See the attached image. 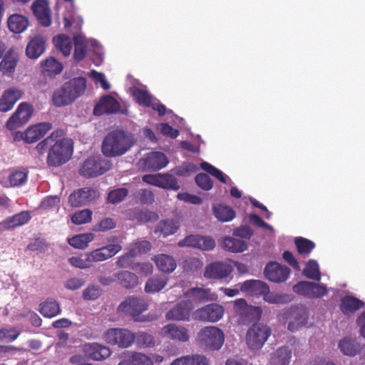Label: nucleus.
I'll return each instance as SVG.
<instances>
[{
    "instance_id": "nucleus-32",
    "label": "nucleus",
    "mask_w": 365,
    "mask_h": 365,
    "mask_svg": "<svg viewBox=\"0 0 365 365\" xmlns=\"http://www.w3.org/2000/svg\"><path fill=\"white\" fill-rule=\"evenodd\" d=\"M41 68L45 76L53 77L62 72L63 66L53 57H50L42 61Z\"/></svg>"
},
{
    "instance_id": "nucleus-8",
    "label": "nucleus",
    "mask_w": 365,
    "mask_h": 365,
    "mask_svg": "<svg viewBox=\"0 0 365 365\" xmlns=\"http://www.w3.org/2000/svg\"><path fill=\"white\" fill-rule=\"evenodd\" d=\"M225 314V308L217 303H211L197 309L193 313L195 320L205 322H217Z\"/></svg>"
},
{
    "instance_id": "nucleus-53",
    "label": "nucleus",
    "mask_w": 365,
    "mask_h": 365,
    "mask_svg": "<svg viewBox=\"0 0 365 365\" xmlns=\"http://www.w3.org/2000/svg\"><path fill=\"white\" fill-rule=\"evenodd\" d=\"M294 243L297 248V251L301 255L309 254L315 247V244L312 240L304 237H297Z\"/></svg>"
},
{
    "instance_id": "nucleus-17",
    "label": "nucleus",
    "mask_w": 365,
    "mask_h": 365,
    "mask_svg": "<svg viewBox=\"0 0 365 365\" xmlns=\"http://www.w3.org/2000/svg\"><path fill=\"white\" fill-rule=\"evenodd\" d=\"M82 351L86 356L94 361L104 360L111 354L110 348L96 342L84 344Z\"/></svg>"
},
{
    "instance_id": "nucleus-59",
    "label": "nucleus",
    "mask_w": 365,
    "mask_h": 365,
    "mask_svg": "<svg viewBox=\"0 0 365 365\" xmlns=\"http://www.w3.org/2000/svg\"><path fill=\"white\" fill-rule=\"evenodd\" d=\"M128 195V190L126 188H118L109 192L108 195V201L112 204L119 203L123 201Z\"/></svg>"
},
{
    "instance_id": "nucleus-28",
    "label": "nucleus",
    "mask_w": 365,
    "mask_h": 365,
    "mask_svg": "<svg viewBox=\"0 0 365 365\" xmlns=\"http://www.w3.org/2000/svg\"><path fill=\"white\" fill-rule=\"evenodd\" d=\"M30 219L31 216L29 212H21L11 217L6 218L3 222H1L0 223V230H9L24 225L26 224Z\"/></svg>"
},
{
    "instance_id": "nucleus-4",
    "label": "nucleus",
    "mask_w": 365,
    "mask_h": 365,
    "mask_svg": "<svg viewBox=\"0 0 365 365\" xmlns=\"http://www.w3.org/2000/svg\"><path fill=\"white\" fill-rule=\"evenodd\" d=\"M197 339L201 346L215 351L219 350L222 346L225 341V334L220 328L209 326L200 330Z\"/></svg>"
},
{
    "instance_id": "nucleus-41",
    "label": "nucleus",
    "mask_w": 365,
    "mask_h": 365,
    "mask_svg": "<svg viewBox=\"0 0 365 365\" xmlns=\"http://www.w3.org/2000/svg\"><path fill=\"white\" fill-rule=\"evenodd\" d=\"M131 91L132 96L137 103L147 108L152 105L154 98L148 91L137 87H133Z\"/></svg>"
},
{
    "instance_id": "nucleus-23",
    "label": "nucleus",
    "mask_w": 365,
    "mask_h": 365,
    "mask_svg": "<svg viewBox=\"0 0 365 365\" xmlns=\"http://www.w3.org/2000/svg\"><path fill=\"white\" fill-rule=\"evenodd\" d=\"M24 91L16 87H11L5 90L0 98V111L7 112L11 110L15 103L22 98Z\"/></svg>"
},
{
    "instance_id": "nucleus-21",
    "label": "nucleus",
    "mask_w": 365,
    "mask_h": 365,
    "mask_svg": "<svg viewBox=\"0 0 365 365\" xmlns=\"http://www.w3.org/2000/svg\"><path fill=\"white\" fill-rule=\"evenodd\" d=\"M31 9L41 26L47 27L51 25V11L46 0H36Z\"/></svg>"
},
{
    "instance_id": "nucleus-50",
    "label": "nucleus",
    "mask_w": 365,
    "mask_h": 365,
    "mask_svg": "<svg viewBox=\"0 0 365 365\" xmlns=\"http://www.w3.org/2000/svg\"><path fill=\"white\" fill-rule=\"evenodd\" d=\"M93 240V235L92 233L80 234L68 239V243L75 248L84 249L88 246V243Z\"/></svg>"
},
{
    "instance_id": "nucleus-27",
    "label": "nucleus",
    "mask_w": 365,
    "mask_h": 365,
    "mask_svg": "<svg viewBox=\"0 0 365 365\" xmlns=\"http://www.w3.org/2000/svg\"><path fill=\"white\" fill-rule=\"evenodd\" d=\"M162 330L165 335L168 336L173 340L185 342L189 339L187 329L182 326L169 324L165 326Z\"/></svg>"
},
{
    "instance_id": "nucleus-30",
    "label": "nucleus",
    "mask_w": 365,
    "mask_h": 365,
    "mask_svg": "<svg viewBox=\"0 0 365 365\" xmlns=\"http://www.w3.org/2000/svg\"><path fill=\"white\" fill-rule=\"evenodd\" d=\"M242 292L259 294L263 297L269 291V286L259 280L251 279L245 281L240 286Z\"/></svg>"
},
{
    "instance_id": "nucleus-6",
    "label": "nucleus",
    "mask_w": 365,
    "mask_h": 365,
    "mask_svg": "<svg viewBox=\"0 0 365 365\" xmlns=\"http://www.w3.org/2000/svg\"><path fill=\"white\" fill-rule=\"evenodd\" d=\"M103 340L108 344L121 349L129 348L135 342V333L125 328H110L103 335Z\"/></svg>"
},
{
    "instance_id": "nucleus-25",
    "label": "nucleus",
    "mask_w": 365,
    "mask_h": 365,
    "mask_svg": "<svg viewBox=\"0 0 365 365\" xmlns=\"http://www.w3.org/2000/svg\"><path fill=\"white\" fill-rule=\"evenodd\" d=\"M168 163L166 155L158 151L148 153L144 160L145 167L152 170H159L165 168Z\"/></svg>"
},
{
    "instance_id": "nucleus-2",
    "label": "nucleus",
    "mask_w": 365,
    "mask_h": 365,
    "mask_svg": "<svg viewBox=\"0 0 365 365\" xmlns=\"http://www.w3.org/2000/svg\"><path fill=\"white\" fill-rule=\"evenodd\" d=\"M86 89V79L83 77L73 78L65 82L54 91L51 101L56 107H64L72 104L81 97Z\"/></svg>"
},
{
    "instance_id": "nucleus-3",
    "label": "nucleus",
    "mask_w": 365,
    "mask_h": 365,
    "mask_svg": "<svg viewBox=\"0 0 365 365\" xmlns=\"http://www.w3.org/2000/svg\"><path fill=\"white\" fill-rule=\"evenodd\" d=\"M73 151V144L70 139L56 138L47 154L46 163L49 167H60L71 159Z\"/></svg>"
},
{
    "instance_id": "nucleus-55",
    "label": "nucleus",
    "mask_w": 365,
    "mask_h": 365,
    "mask_svg": "<svg viewBox=\"0 0 365 365\" xmlns=\"http://www.w3.org/2000/svg\"><path fill=\"white\" fill-rule=\"evenodd\" d=\"M197 170V166L191 163H184L173 169V172L176 175L182 177H188L195 173Z\"/></svg>"
},
{
    "instance_id": "nucleus-46",
    "label": "nucleus",
    "mask_w": 365,
    "mask_h": 365,
    "mask_svg": "<svg viewBox=\"0 0 365 365\" xmlns=\"http://www.w3.org/2000/svg\"><path fill=\"white\" fill-rule=\"evenodd\" d=\"M58 133H61L62 131H54L51 133L50 135L36 145L35 149L39 155H43L46 152L47 154L48 153L49 149H51L56 138L58 137Z\"/></svg>"
},
{
    "instance_id": "nucleus-45",
    "label": "nucleus",
    "mask_w": 365,
    "mask_h": 365,
    "mask_svg": "<svg viewBox=\"0 0 365 365\" xmlns=\"http://www.w3.org/2000/svg\"><path fill=\"white\" fill-rule=\"evenodd\" d=\"M74 52L73 57L77 61H82L86 56L87 46L83 36L76 35L73 37Z\"/></svg>"
},
{
    "instance_id": "nucleus-34",
    "label": "nucleus",
    "mask_w": 365,
    "mask_h": 365,
    "mask_svg": "<svg viewBox=\"0 0 365 365\" xmlns=\"http://www.w3.org/2000/svg\"><path fill=\"white\" fill-rule=\"evenodd\" d=\"M222 247L230 252L237 253L246 250L247 244L243 240L228 236L224 237Z\"/></svg>"
},
{
    "instance_id": "nucleus-54",
    "label": "nucleus",
    "mask_w": 365,
    "mask_h": 365,
    "mask_svg": "<svg viewBox=\"0 0 365 365\" xmlns=\"http://www.w3.org/2000/svg\"><path fill=\"white\" fill-rule=\"evenodd\" d=\"M92 214V211L89 209L82 210L73 214L71 220L75 225L86 224L91 221Z\"/></svg>"
},
{
    "instance_id": "nucleus-12",
    "label": "nucleus",
    "mask_w": 365,
    "mask_h": 365,
    "mask_svg": "<svg viewBox=\"0 0 365 365\" xmlns=\"http://www.w3.org/2000/svg\"><path fill=\"white\" fill-rule=\"evenodd\" d=\"M235 310L242 318V322H250L260 319L262 310L258 307L249 305L245 299H237L234 302Z\"/></svg>"
},
{
    "instance_id": "nucleus-61",
    "label": "nucleus",
    "mask_w": 365,
    "mask_h": 365,
    "mask_svg": "<svg viewBox=\"0 0 365 365\" xmlns=\"http://www.w3.org/2000/svg\"><path fill=\"white\" fill-rule=\"evenodd\" d=\"M196 184L205 190H210L213 187L210 177L206 173H199L195 178Z\"/></svg>"
},
{
    "instance_id": "nucleus-15",
    "label": "nucleus",
    "mask_w": 365,
    "mask_h": 365,
    "mask_svg": "<svg viewBox=\"0 0 365 365\" xmlns=\"http://www.w3.org/2000/svg\"><path fill=\"white\" fill-rule=\"evenodd\" d=\"M193 308L194 306L192 302L189 300L181 301L166 313L165 319L170 321H189Z\"/></svg>"
},
{
    "instance_id": "nucleus-57",
    "label": "nucleus",
    "mask_w": 365,
    "mask_h": 365,
    "mask_svg": "<svg viewBox=\"0 0 365 365\" xmlns=\"http://www.w3.org/2000/svg\"><path fill=\"white\" fill-rule=\"evenodd\" d=\"M69 263L80 269H87L92 266L88 253L80 256L71 257L68 259Z\"/></svg>"
},
{
    "instance_id": "nucleus-39",
    "label": "nucleus",
    "mask_w": 365,
    "mask_h": 365,
    "mask_svg": "<svg viewBox=\"0 0 365 365\" xmlns=\"http://www.w3.org/2000/svg\"><path fill=\"white\" fill-rule=\"evenodd\" d=\"M120 284L125 289H133L138 284V276L128 271H122L116 274Z\"/></svg>"
},
{
    "instance_id": "nucleus-29",
    "label": "nucleus",
    "mask_w": 365,
    "mask_h": 365,
    "mask_svg": "<svg viewBox=\"0 0 365 365\" xmlns=\"http://www.w3.org/2000/svg\"><path fill=\"white\" fill-rule=\"evenodd\" d=\"M7 25L11 32L21 34L29 26V20L27 17L24 15L14 14L8 18Z\"/></svg>"
},
{
    "instance_id": "nucleus-48",
    "label": "nucleus",
    "mask_w": 365,
    "mask_h": 365,
    "mask_svg": "<svg viewBox=\"0 0 365 365\" xmlns=\"http://www.w3.org/2000/svg\"><path fill=\"white\" fill-rule=\"evenodd\" d=\"M359 345L354 340L344 338L339 342V348L346 356H354L359 351Z\"/></svg>"
},
{
    "instance_id": "nucleus-63",
    "label": "nucleus",
    "mask_w": 365,
    "mask_h": 365,
    "mask_svg": "<svg viewBox=\"0 0 365 365\" xmlns=\"http://www.w3.org/2000/svg\"><path fill=\"white\" fill-rule=\"evenodd\" d=\"M135 257V253L129 249L128 252L118 258L116 265L119 268H127L131 265Z\"/></svg>"
},
{
    "instance_id": "nucleus-38",
    "label": "nucleus",
    "mask_w": 365,
    "mask_h": 365,
    "mask_svg": "<svg viewBox=\"0 0 365 365\" xmlns=\"http://www.w3.org/2000/svg\"><path fill=\"white\" fill-rule=\"evenodd\" d=\"M213 214L220 222H229L235 218V210L229 206L217 205L213 207Z\"/></svg>"
},
{
    "instance_id": "nucleus-43",
    "label": "nucleus",
    "mask_w": 365,
    "mask_h": 365,
    "mask_svg": "<svg viewBox=\"0 0 365 365\" xmlns=\"http://www.w3.org/2000/svg\"><path fill=\"white\" fill-rule=\"evenodd\" d=\"M292 357V350L288 346L279 348L272 357L273 365H288Z\"/></svg>"
},
{
    "instance_id": "nucleus-20",
    "label": "nucleus",
    "mask_w": 365,
    "mask_h": 365,
    "mask_svg": "<svg viewBox=\"0 0 365 365\" xmlns=\"http://www.w3.org/2000/svg\"><path fill=\"white\" fill-rule=\"evenodd\" d=\"M96 197V191L90 187H83L74 191L69 196L68 201L72 207H81L88 204Z\"/></svg>"
},
{
    "instance_id": "nucleus-19",
    "label": "nucleus",
    "mask_w": 365,
    "mask_h": 365,
    "mask_svg": "<svg viewBox=\"0 0 365 365\" xmlns=\"http://www.w3.org/2000/svg\"><path fill=\"white\" fill-rule=\"evenodd\" d=\"M121 249L122 247L119 244H110L88 252V255L93 264L94 262H102L113 257Z\"/></svg>"
},
{
    "instance_id": "nucleus-58",
    "label": "nucleus",
    "mask_w": 365,
    "mask_h": 365,
    "mask_svg": "<svg viewBox=\"0 0 365 365\" xmlns=\"http://www.w3.org/2000/svg\"><path fill=\"white\" fill-rule=\"evenodd\" d=\"M201 168L206 171L207 173L210 174L213 177L216 178L222 183H226L227 177L219 169L210 164L207 162H202L200 163Z\"/></svg>"
},
{
    "instance_id": "nucleus-33",
    "label": "nucleus",
    "mask_w": 365,
    "mask_h": 365,
    "mask_svg": "<svg viewBox=\"0 0 365 365\" xmlns=\"http://www.w3.org/2000/svg\"><path fill=\"white\" fill-rule=\"evenodd\" d=\"M118 365H153V360L147 355L140 352H132L121 360Z\"/></svg>"
},
{
    "instance_id": "nucleus-1",
    "label": "nucleus",
    "mask_w": 365,
    "mask_h": 365,
    "mask_svg": "<svg viewBox=\"0 0 365 365\" xmlns=\"http://www.w3.org/2000/svg\"><path fill=\"white\" fill-rule=\"evenodd\" d=\"M135 144L133 135L122 130L108 133L102 142L101 151L108 158H115L126 153Z\"/></svg>"
},
{
    "instance_id": "nucleus-52",
    "label": "nucleus",
    "mask_w": 365,
    "mask_h": 365,
    "mask_svg": "<svg viewBox=\"0 0 365 365\" xmlns=\"http://www.w3.org/2000/svg\"><path fill=\"white\" fill-rule=\"evenodd\" d=\"M165 190H178L180 186L177 178L171 174H161L160 187Z\"/></svg>"
},
{
    "instance_id": "nucleus-42",
    "label": "nucleus",
    "mask_w": 365,
    "mask_h": 365,
    "mask_svg": "<svg viewBox=\"0 0 365 365\" xmlns=\"http://www.w3.org/2000/svg\"><path fill=\"white\" fill-rule=\"evenodd\" d=\"M54 46L62 54L67 57L70 55L72 48L71 38L65 34H59L53 38Z\"/></svg>"
},
{
    "instance_id": "nucleus-11",
    "label": "nucleus",
    "mask_w": 365,
    "mask_h": 365,
    "mask_svg": "<svg viewBox=\"0 0 365 365\" xmlns=\"http://www.w3.org/2000/svg\"><path fill=\"white\" fill-rule=\"evenodd\" d=\"M34 113L33 106L26 102L21 103L16 111L6 122V128L9 130H15L26 124L31 118Z\"/></svg>"
},
{
    "instance_id": "nucleus-44",
    "label": "nucleus",
    "mask_w": 365,
    "mask_h": 365,
    "mask_svg": "<svg viewBox=\"0 0 365 365\" xmlns=\"http://www.w3.org/2000/svg\"><path fill=\"white\" fill-rule=\"evenodd\" d=\"M40 306V313L45 317L52 318L61 312L58 303L54 300L48 299Z\"/></svg>"
},
{
    "instance_id": "nucleus-26",
    "label": "nucleus",
    "mask_w": 365,
    "mask_h": 365,
    "mask_svg": "<svg viewBox=\"0 0 365 365\" xmlns=\"http://www.w3.org/2000/svg\"><path fill=\"white\" fill-rule=\"evenodd\" d=\"M361 299L350 295L343 297L340 300V310L344 315L354 314L364 306Z\"/></svg>"
},
{
    "instance_id": "nucleus-49",
    "label": "nucleus",
    "mask_w": 365,
    "mask_h": 365,
    "mask_svg": "<svg viewBox=\"0 0 365 365\" xmlns=\"http://www.w3.org/2000/svg\"><path fill=\"white\" fill-rule=\"evenodd\" d=\"M135 342L137 346L141 348L153 347L155 344L154 336L145 331H138L135 334Z\"/></svg>"
},
{
    "instance_id": "nucleus-16",
    "label": "nucleus",
    "mask_w": 365,
    "mask_h": 365,
    "mask_svg": "<svg viewBox=\"0 0 365 365\" xmlns=\"http://www.w3.org/2000/svg\"><path fill=\"white\" fill-rule=\"evenodd\" d=\"M231 264L223 262H215L207 264L204 272L206 279H221L228 277L232 272Z\"/></svg>"
},
{
    "instance_id": "nucleus-18",
    "label": "nucleus",
    "mask_w": 365,
    "mask_h": 365,
    "mask_svg": "<svg viewBox=\"0 0 365 365\" xmlns=\"http://www.w3.org/2000/svg\"><path fill=\"white\" fill-rule=\"evenodd\" d=\"M51 128V123H40L29 127L21 137L26 143H33L43 138Z\"/></svg>"
},
{
    "instance_id": "nucleus-13",
    "label": "nucleus",
    "mask_w": 365,
    "mask_h": 365,
    "mask_svg": "<svg viewBox=\"0 0 365 365\" xmlns=\"http://www.w3.org/2000/svg\"><path fill=\"white\" fill-rule=\"evenodd\" d=\"M288 329L294 332L305 326L308 320V312L304 306L291 307L287 312Z\"/></svg>"
},
{
    "instance_id": "nucleus-47",
    "label": "nucleus",
    "mask_w": 365,
    "mask_h": 365,
    "mask_svg": "<svg viewBox=\"0 0 365 365\" xmlns=\"http://www.w3.org/2000/svg\"><path fill=\"white\" fill-rule=\"evenodd\" d=\"M179 228L177 222L170 220L160 221L156 228L155 232H160L163 237L175 234Z\"/></svg>"
},
{
    "instance_id": "nucleus-7",
    "label": "nucleus",
    "mask_w": 365,
    "mask_h": 365,
    "mask_svg": "<svg viewBox=\"0 0 365 365\" xmlns=\"http://www.w3.org/2000/svg\"><path fill=\"white\" fill-rule=\"evenodd\" d=\"M271 329L266 324L255 323L247 331L246 342L252 350L260 349L271 334Z\"/></svg>"
},
{
    "instance_id": "nucleus-9",
    "label": "nucleus",
    "mask_w": 365,
    "mask_h": 365,
    "mask_svg": "<svg viewBox=\"0 0 365 365\" xmlns=\"http://www.w3.org/2000/svg\"><path fill=\"white\" fill-rule=\"evenodd\" d=\"M109 168L108 162L101 161L96 157H90L83 162L78 172L81 176L91 178L104 174Z\"/></svg>"
},
{
    "instance_id": "nucleus-5",
    "label": "nucleus",
    "mask_w": 365,
    "mask_h": 365,
    "mask_svg": "<svg viewBox=\"0 0 365 365\" xmlns=\"http://www.w3.org/2000/svg\"><path fill=\"white\" fill-rule=\"evenodd\" d=\"M148 307L144 299L128 297L118 305L117 312L120 314L131 317L135 322H145V317H140V314L148 309Z\"/></svg>"
},
{
    "instance_id": "nucleus-37",
    "label": "nucleus",
    "mask_w": 365,
    "mask_h": 365,
    "mask_svg": "<svg viewBox=\"0 0 365 365\" xmlns=\"http://www.w3.org/2000/svg\"><path fill=\"white\" fill-rule=\"evenodd\" d=\"M168 277L165 276H153L149 278L145 286L147 293H155L162 290L168 283Z\"/></svg>"
},
{
    "instance_id": "nucleus-22",
    "label": "nucleus",
    "mask_w": 365,
    "mask_h": 365,
    "mask_svg": "<svg viewBox=\"0 0 365 365\" xmlns=\"http://www.w3.org/2000/svg\"><path fill=\"white\" fill-rule=\"evenodd\" d=\"M119 102L111 96H103L93 108L95 115H102L105 113H116L119 111Z\"/></svg>"
},
{
    "instance_id": "nucleus-10",
    "label": "nucleus",
    "mask_w": 365,
    "mask_h": 365,
    "mask_svg": "<svg viewBox=\"0 0 365 365\" xmlns=\"http://www.w3.org/2000/svg\"><path fill=\"white\" fill-rule=\"evenodd\" d=\"M293 290L298 294L309 299L320 298L328 294L327 286L324 284L301 281L294 285Z\"/></svg>"
},
{
    "instance_id": "nucleus-64",
    "label": "nucleus",
    "mask_w": 365,
    "mask_h": 365,
    "mask_svg": "<svg viewBox=\"0 0 365 365\" xmlns=\"http://www.w3.org/2000/svg\"><path fill=\"white\" fill-rule=\"evenodd\" d=\"M115 227V221L110 217H106L102 219L98 224H96L94 226L93 230L95 232H106L113 229Z\"/></svg>"
},
{
    "instance_id": "nucleus-56",
    "label": "nucleus",
    "mask_w": 365,
    "mask_h": 365,
    "mask_svg": "<svg viewBox=\"0 0 365 365\" xmlns=\"http://www.w3.org/2000/svg\"><path fill=\"white\" fill-rule=\"evenodd\" d=\"M28 177V171L13 170L11 172L9 180L11 186H20L26 182Z\"/></svg>"
},
{
    "instance_id": "nucleus-24",
    "label": "nucleus",
    "mask_w": 365,
    "mask_h": 365,
    "mask_svg": "<svg viewBox=\"0 0 365 365\" xmlns=\"http://www.w3.org/2000/svg\"><path fill=\"white\" fill-rule=\"evenodd\" d=\"M46 50V38L43 36L37 34L31 38L26 48V56L31 59L40 57Z\"/></svg>"
},
{
    "instance_id": "nucleus-35",
    "label": "nucleus",
    "mask_w": 365,
    "mask_h": 365,
    "mask_svg": "<svg viewBox=\"0 0 365 365\" xmlns=\"http://www.w3.org/2000/svg\"><path fill=\"white\" fill-rule=\"evenodd\" d=\"M154 260L158 269L163 272H173L177 266L175 259L168 255H157Z\"/></svg>"
},
{
    "instance_id": "nucleus-36",
    "label": "nucleus",
    "mask_w": 365,
    "mask_h": 365,
    "mask_svg": "<svg viewBox=\"0 0 365 365\" xmlns=\"http://www.w3.org/2000/svg\"><path fill=\"white\" fill-rule=\"evenodd\" d=\"M17 62L18 58L11 55V50H9L0 62V71L3 75L11 76L15 71Z\"/></svg>"
},
{
    "instance_id": "nucleus-51",
    "label": "nucleus",
    "mask_w": 365,
    "mask_h": 365,
    "mask_svg": "<svg viewBox=\"0 0 365 365\" xmlns=\"http://www.w3.org/2000/svg\"><path fill=\"white\" fill-rule=\"evenodd\" d=\"M304 274L309 279L319 281L321 279V273L319 272V264L317 261L310 259L306 264L303 271Z\"/></svg>"
},
{
    "instance_id": "nucleus-31",
    "label": "nucleus",
    "mask_w": 365,
    "mask_h": 365,
    "mask_svg": "<svg viewBox=\"0 0 365 365\" xmlns=\"http://www.w3.org/2000/svg\"><path fill=\"white\" fill-rule=\"evenodd\" d=\"M187 295L194 300L200 302L215 301L217 298V294L212 293L209 288H192L187 291Z\"/></svg>"
},
{
    "instance_id": "nucleus-14",
    "label": "nucleus",
    "mask_w": 365,
    "mask_h": 365,
    "mask_svg": "<svg viewBox=\"0 0 365 365\" xmlns=\"http://www.w3.org/2000/svg\"><path fill=\"white\" fill-rule=\"evenodd\" d=\"M290 269L276 262H269L264 270L265 277L273 282H285L289 277Z\"/></svg>"
},
{
    "instance_id": "nucleus-62",
    "label": "nucleus",
    "mask_w": 365,
    "mask_h": 365,
    "mask_svg": "<svg viewBox=\"0 0 365 365\" xmlns=\"http://www.w3.org/2000/svg\"><path fill=\"white\" fill-rule=\"evenodd\" d=\"M101 294V289L97 285H89L83 292V298L86 300L97 299Z\"/></svg>"
},
{
    "instance_id": "nucleus-40",
    "label": "nucleus",
    "mask_w": 365,
    "mask_h": 365,
    "mask_svg": "<svg viewBox=\"0 0 365 365\" xmlns=\"http://www.w3.org/2000/svg\"><path fill=\"white\" fill-rule=\"evenodd\" d=\"M207 359L202 355L185 356L174 360L170 365H208Z\"/></svg>"
},
{
    "instance_id": "nucleus-60",
    "label": "nucleus",
    "mask_w": 365,
    "mask_h": 365,
    "mask_svg": "<svg viewBox=\"0 0 365 365\" xmlns=\"http://www.w3.org/2000/svg\"><path fill=\"white\" fill-rule=\"evenodd\" d=\"M264 300L269 304H285L289 301L287 294H279L269 291L263 297Z\"/></svg>"
}]
</instances>
